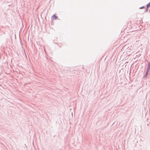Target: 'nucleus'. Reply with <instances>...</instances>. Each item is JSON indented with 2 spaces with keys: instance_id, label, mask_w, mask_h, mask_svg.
Returning <instances> with one entry per match:
<instances>
[{
  "instance_id": "nucleus-1",
  "label": "nucleus",
  "mask_w": 150,
  "mask_h": 150,
  "mask_svg": "<svg viewBox=\"0 0 150 150\" xmlns=\"http://www.w3.org/2000/svg\"><path fill=\"white\" fill-rule=\"evenodd\" d=\"M150 6V3L148 4L147 5V8L146 10V11H147L148 10V9Z\"/></svg>"
},
{
  "instance_id": "nucleus-2",
  "label": "nucleus",
  "mask_w": 150,
  "mask_h": 150,
  "mask_svg": "<svg viewBox=\"0 0 150 150\" xmlns=\"http://www.w3.org/2000/svg\"><path fill=\"white\" fill-rule=\"evenodd\" d=\"M52 18H53V19H56L57 18V16H56L55 15H53L52 16Z\"/></svg>"
},
{
  "instance_id": "nucleus-4",
  "label": "nucleus",
  "mask_w": 150,
  "mask_h": 150,
  "mask_svg": "<svg viewBox=\"0 0 150 150\" xmlns=\"http://www.w3.org/2000/svg\"><path fill=\"white\" fill-rule=\"evenodd\" d=\"M144 8V6H143L142 7H140V9H142V8Z\"/></svg>"
},
{
  "instance_id": "nucleus-3",
  "label": "nucleus",
  "mask_w": 150,
  "mask_h": 150,
  "mask_svg": "<svg viewBox=\"0 0 150 150\" xmlns=\"http://www.w3.org/2000/svg\"><path fill=\"white\" fill-rule=\"evenodd\" d=\"M148 69L149 70L150 69V63H148Z\"/></svg>"
}]
</instances>
